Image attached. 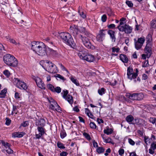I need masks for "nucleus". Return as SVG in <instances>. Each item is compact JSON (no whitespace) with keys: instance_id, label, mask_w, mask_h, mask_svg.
Listing matches in <instances>:
<instances>
[{"instance_id":"nucleus-51","label":"nucleus","mask_w":156,"mask_h":156,"mask_svg":"<svg viewBox=\"0 0 156 156\" xmlns=\"http://www.w3.org/2000/svg\"><path fill=\"white\" fill-rule=\"evenodd\" d=\"M151 148L155 150L156 149V143L153 142L151 145Z\"/></svg>"},{"instance_id":"nucleus-26","label":"nucleus","mask_w":156,"mask_h":156,"mask_svg":"<svg viewBox=\"0 0 156 156\" xmlns=\"http://www.w3.org/2000/svg\"><path fill=\"white\" fill-rule=\"evenodd\" d=\"M113 130L112 128L109 129V127H106V129H105L104 130V133L107 135L111 134L112 133Z\"/></svg>"},{"instance_id":"nucleus-18","label":"nucleus","mask_w":156,"mask_h":156,"mask_svg":"<svg viewBox=\"0 0 156 156\" xmlns=\"http://www.w3.org/2000/svg\"><path fill=\"white\" fill-rule=\"evenodd\" d=\"M120 59L124 63H127L129 59L126 55L123 54H121L119 55Z\"/></svg>"},{"instance_id":"nucleus-11","label":"nucleus","mask_w":156,"mask_h":156,"mask_svg":"<svg viewBox=\"0 0 156 156\" xmlns=\"http://www.w3.org/2000/svg\"><path fill=\"white\" fill-rule=\"evenodd\" d=\"M106 30L103 29L99 30V34H98L96 36L97 40L98 41L101 42L103 41L104 37H105V32Z\"/></svg>"},{"instance_id":"nucleus-55","label":"nucleus","mask_w":156,"mask_h":156,"mask_svg":"<svg viewBox=\"0 0 156 156\" xmlns=\"http://www.w3.org/2000/svg\"><path fill=\"white\" fill-rule=\"evenodd\" d=\"M63 92L64 93V94L62 96V97L63 98H66V97H67L68 95V91L67 90H63Z\"/></svg>"},{"instance_id":"nucleus-52","label":"nucleus","mask_w":156,"mask_h":156,"mask_svg":"<svg viewBox=\"0 0 156 156\" xmlns=\"http://www.w3.org/2000/svg\"><path fill=\"white\" fill-rule=\"evenodd\" d=\"M56 108L55 109V111H56L58 112H62V110L61 109V108L60 106L58 105L57 104V105L56 107Z\"/></svg>"},{"instance_id":"nucleus-42","label":"nucleus","mask_w":156,"mask_h":156,"mask_svg":"<svg viewBox=\"0 0 156 156\" xmlns=\"http://www.w3.org/2000/svg\"><path fill=\"white\" fill-rule=\"evenodd\" d=\"M83 135L88 140H90L91 138L90 136V135L88 133L86 132H84L83 133Z\"/></svg>"},{"instance_id":"nucleus-10","label":"nucleus","mask_w":156,"mask_h":156,"mask_svg":"<svg viewBox=\"0 0 156 156\" xmlns=\"http://www.w3.org/2000/svg\"><path fill=\"white\" fill-rule=\"evenodd\" d=\"M35 78H34L37 87L39 88L43 89L45 90L46 87L45 84L44 82L42 80L41 78L39 77H35L34 76Z\"/></svg>"},{"instance_id":"nucleus-35","label":"nucleus","mask_w":156,"mask_h":156,"mask_svg":"<svg viewBox=\"0 0 156 156\" xmlns=\"http://www.w3.org/2000/svg\"><path fill=\"white\" fill-rule=\"evenodd\" d=\"M47 87L48 89L50 90L52 92H53L55 87L52 84H48L47 85Z\"/></svg>"},{"instance_id":"nucleus-1","label":"nucleus","mask_w":156,"mask_h":156,"mask_svg":"<svg viewBox=\"0 0 156 156\" xmlns=\"http://www.w3.org/2000/svg\"><path fill=\"white\" fill-rule=\"evenodd\" d=\"M48 47L41 42L34 41L31 42V49L40 56L47 55Z\"/></svg>"},{"instance_id":"nucleus-50","label":"nucleus","mask_w":156,"mask_h":156,"mask_svg":"<svg viewBox=\"0 0 156 156\" xmlns=\"http://www.w3.org/2000/svg\"><path fill=\"white\" fill-rule=\"evenodd\" d=\"M156 119L154 117H151L150 118L149 121L152 123L153 124H154L156 122Z\"/></svg>"},{"instance_id":"nucleus-53","label":"nucleus","mask_w":156,"mask_h":156,"mask_svg":"<svg viewBox=\"0 0 156 156\" xmlns=\"http://www.w3.org/2000/svg\"><path fill=\"white\" fill-rule=\"evenodd\" d=\"M11 120L9 119L8 118H6V122L5 124L7 126H9L11 123Z\"/></svg>"},{"instance_id":"nucleus-34","label":"nucleus","mask_w":156,"mask_h":156,"mask_svg":"<svg viewBox=\"0 0 156 156\" xmlns=\"http://www.w3.org/2000/svg\"><path fill=\"white\" fill-rule=\"evenodd\" d=\"M5 51V48L3 45L1 43H0V57L3 55V51Z\"/></svg>"},{"instance_id":"nucleus-41","label":"nucleus","mask_w":156,"mask_h":156,"mask_svg":"<svg viewBox=\"0 0 156 156\" xmlns=\"http://www.w3.org/2000/svg\"><path fill=\"white\" fill-rule=\"evenodd\" d=\"M151 140V139H149L148 137H147L146 136L144 137V140L147 145L150 144Z\"/></svg>"},{"instance_id":"nucleus-63","label":"nucleus","mask_w":156,"mask_h":156,"mask_svg":"<svg viewBox=\"0 0 156 156\" xmlns=\"http://www.w3.org/2000/svg\"><path fill=\"white\" fill-rule=\"evenodd\" d=\"M119 154L122 155L124 153V150L123 149L120 148L118 151Z\"/></svg>"},{"instance_id":"nucleus-14","label":"nucleus","mask_w":156,"mask_h":156,"mask_svg":"<svg viewBox=\"0 0 156 156\" xmlns=\"http://www.w3.org/2000/svg\"><path fill=\"white\" fill-rule=\"evenodd\" d=\"M145 121L144 120L140 118L134 119V122H133V125L136 124L139 126H143L144 124H145Z\"/></svg>"},{"instance_id":"nucleus-24","label":"nucleus","mask_w":156,"mask_h":156,"mask_svg":"<svg viewBox=\"0 0 156 156\" xmlns=\"http://www.w3.org/2000/svg\"><path fill=\"white\" fill-rule=\"evenodd\" d=\"M146 51V53L147 54V56L150 57L151 54V48L149 46H146L145 48Z\"/></svg>"},{"instance_id":"nucleus-28","label":"nucleus","mask_w":156,"mask_h":156,"mask_svg":"<svg viewBox=\"0 0 156 156\" xmlns=\"http://www.w3.org/2000/svg\"><path fill=\"white\" fill-rule=\"evenodd\" d=\"M1 142L2 143V145L7 149L10 147L11 146V145L7 142L4 141L3 140H1Z\"/></svg>"},{"instance_id":"nucleus-30","label":"nucleus","mask_w":156,"mask_h":156,"mask_svg":"<svg viewBox=\"0 0 156 156\" xmlns=\"http://www.w3.org/2000/svg\"><path fill=\"white\" fill-rule=\"evenodd\" d=\"M152 36L151 34H148L146 38L147 44H149L151 43L152 40Z\"/></svg>"},{"instance_id":"nucleus-33","label":"nucleus","mask_w":156,"mask_h":156,"mask_svg":"<svg viewBox=\"0 0 156 156\" xmlns=\"http://www.w3.org/2000/svg\"><path fill=\"white\" fill-rule=\"evenodd\" d=\"M57 146L58 148L60 149H65L66 148L64 144L59 141H58L57 142Z\"/></svg>"},{"instance_id":"nucleus-59","label":"nucleus","mask_w":156,"mask_h":156,"mask_svg":"<svg viewBox=\"0 0 156 156\" xmlns=\"http://www.w3.org/2000/svg\"><path fill=\"white\" fill-rule=\"evenodd\" d=\"M59 65L60 66L62 70H64L67 72H68V71L67 70V69L64 67V66L62 64L59 63Z\"/></svg>"},{"instance_id":"nucleus-9","label":"nucleus","mask_w":156,"mask_h":156,"mask_svg":"<svg viewBox=\"0 0 156 156\" xmlns=\"http://www.w3.org/2000/svg\"><path fill=\"white\" fill-rule=\"evenodd\" d=\"M44 126H39L37 127V129L39 132V134H35L36 138L38 139H40L41 136L46 133V130L44 128Z\"/></svg>"},{"instance_id":"nucleus-16","label":"nucleus","mask_w":156,"mask_h":156,"mask_svg":"<svg viewBox=\"0 0 156 156\" xmlns=\"http://www.w3.org/2000/svg\"><path fill=\"white\" fill-rule=\"evenodd\" d=\"M47 55H51L53 56L57 57L58 55V53L56 51L48 47Z\"/></svg>"},{"instance_id":"nucleus-20","label":"nucleus","mask_w":156,"mask_h":156,"mask_svg":"<svg viewBox=\"0 0 156 156\" xmlns=\"http://www.w3.org/2000/svg\"><path fill=\"white\" fill-rule=\"evenodd\" d=\"M108 34L110 35V38H111L112 40L114 42L115 41L116 37L115 35V31L112 30H109L108 31Z\"/></svg>"},{"instance_id":"nucleus-32","label":"nucleus","mask_w":156,"mask_h":156,"mask_svg":"<svg viewBox=\"0 0 156 156\" xmlns=\"http://www.w3.org/2000/svg\"><path fill=\"white\" fill-rule=\"evenodd\" d=\"M48 102L50 104H54V105H57V102L53 99L50 98H48Z\"/></svg>"},{"instance_id":"nucleus-27","label":"nucleus","mask_w":156,"mask_h":156,"mask_svg":"<svg viewBox=\"0 0 156 156\" xmlns=\"http://www.w3.org/2000/svg\"><path fill=\"white\" fill-rule=\"evenodd\" d=\"M105 151V149L102 147H98L96 149V151L98 154L103 153Z\"/></svg>"},{"instance_id":"nucleus-47","label":"nucleus","mask_w":156,"mask_h":156,"mask_svg":"<svg viewBox=\"0 0 156 156\" xmlns=\"http://www.w3.org/2000/svg\"><path fill=\"white\" fill-rule=\"evenodd\" d=\"M107 16L106 14L103 15L101 17V20L103 22H105L107 20Z\"/></svg>"},{"instance_id":"nucleus-5","label":"nucleus","mask_w":156,"mask_h":156,"mask_svg":"<svg viewBox=\"0 0 156 156\" xmlns=\"http://www.w3.org/2000/svg\"><path fill=\"white\" fill-rule=\"evenodd\" d=\"M78 37L81 39L83 44L87 48L92 50L95 49V47L91 44L87 37L83 36L82 35H78Z\"/></svg>"},{"instance_id":"nucleus-61","label":"nucleus","mask_w":156,"mask_h":156,"mask_svg":"<svg viewBox=\"0 0 156 156\" xmlns=\"http://www.w3.org/2000/svg\"><path fill=\"white\" fill-rule=\"evenodd\" d=\"M128 142L130 145L132 146L134 145L135 144V142L131 138L128 139Z\"/></svg>"},{"instance_id":"nucleus-25","label":"nucleus","mask_w":156,"mask_h":156,"mask_svg":"<svg viewBox=\"0 0 156 156\" xmlns=\"http://www.w3.org/2000/svg\"><path fill=\"white\" fill-rule=\"evenodd\" d=\"M66 100H67L68 102L70 104H73V97L70 94H68L67 97L66 98H64Z\"/></svg>"},{"instance_id":"nucleus-15","label":"nucleus","mask_w":156,"mask_h":156,"mask_svg":"<svg viewBox=\"0 0 156 156\" xmlns=\"http://www.w3.org/2000/svg\"><path fill=\"white\" fill-rule=\"evenodd\" d=\"M45 125V121L43 118H40L36 120L35 125L37 127L44 126Z\"/></svg>"},{"instance_id":"nucleus-2","label":"nucleus","mask_w":156,"mask_h":156,"mask_svg":"<svg viewBox=\"0 0 156 156\" xmlns=\"http://www.w3.org/2000/svg\"><path fill=\"white\" fill-rule=\"evenodd\" d=\"M59 37L64 42L71 46L72 48H75L76 47V44L71 35L69 33H61L59 34Z\"/></svg>"},{"instance_id":"nucleus-7","label":"nucleus","mask_w":156,"mask_h":156,"mask_svg":"<svg viewBox=\"0 0 156 156\" xmlns=\"http://www.w3.org/2000/svg\"><path fill=\"white\" fill-rule=\"evenodd\" d=\"M15 82L16 83V87L20 89L26 90L27 88V86L26 83L24 82L21 81L18 78H14Z\"/></svg>"},{"instance_id":"nucleus-46","label":"nucleus","mask_w":156,"mask_h":156,"mask_svg":"<svg viewBox=\"0 0 156 156\" xmlns=\"http://www.w3.org/2000/svg\"><path fill=\"white\" fill-rule=\"evenodd\" d=\"M3 74L7 77H9L10 75V72L8 70H5L3 71Z\"/></svg>"},{"instance_id":"nucleus-23","label":"nucleus","mask_w":156,"mask_h":156,"mask_svg":"<svg viewBox=\"0 0 156 156\" xmlns=\"http://www.w3.org/2000/svg\"><path fill=\"white\" fill-rule=\"evenodd\" d=\"M7 89L6 88H5L4 89L1 91L0 93V98H4L5 97L6 95V94L7 92Z\"/></svg>"},{"instance_id":"nucleus-4","label":"nucleus","mask_w":156,"mask_h":156,"mask_svg":"<svg viewBox=\"0 0 156 156\" xmlns=\"http://www.w3.org/2000/svg\"><path fill=\"white\" fill-rule=\"evenodd\" d=\"M47 67L45 70L51 73H55L58 72V70L56 66L51 62L48 60L46 61Z\"/></svg>"},{"instance_id":"nucleus-58","label":"nucleus","mask_w":156,"mask_h":156,"mask_svg":"<svg viewBox=\"0 0 156 156\" xmlns=\"http://www.w3.org/2000/svg\"><path fill=\"white\" fill-rule=\"evenodd\" d=\"M107 27L109 29H114L115 28V25L114 24H111L110 25H108Z\"/></svg>"},{"instance_id":"nucleus-22","label":"nucleus","mask_w":156,"mask_h":156,"mask_svg":"<svg viewBox=\"0 0 156 156\" xmlns=\"http://www.w3.org/2000/svg\"><path fill=\"white\" fill-rule=\"evenodd\" d=\"M25 134L23 132H16L12 134V136L14 137H23Z\"/></svg>"},{"instance_id":"nucleus-62","label":"nucleus","mask_w":156,"mask_h":156,"mask_svg":"<svg viewBox=\"0 0 156 156\" xmlns=\"http://www.w3.org/2000/svg\"><path fill=\"white\" fill-rule=\"evenodd\" d=\"M6 151L9 154H12L13 152V151L11 149L10 147L7 149Z\"/></svg>"},{"instance_id":"nucleus-17","label":"nucleus","mask_w":156,"mask_h":156,"mask_svg":"<svg viewBox=\"0 0 156 156\" xmlns=\"http://www.w3.org/2000/svg\"><path fill=\"white\" fill-rule=\"evenodd\" d=\"M133 69L132 68L129 67L127 69V76L128 79L132 80L133 79H135L134 77H132Z\"/></svg>"},{"instance_id":"nucleus-21","label":"nucleus","mask_w":156,"mask_h":156,"mask_svg":"<svg viewBox=\"0 0 156 156\" xmlns=\"http://www.w3.org/2000/svg\"><path fill=\"white\" fill-rule=\"evenodd\" d=\"M134 119L133 116L131 115H128L126 118V122L129 124H133Z\"/></svg>"},{"instance_id":"nucleus-37","label":"nucleus","mask_w":156,"mask_h":156,"mask_svg":"<svg viewBox=\"0 0 156 156\" xmlns=\"http://www.w3.org/2000/svg\"><path fill=\"white\" fill-rule=\"evenodd\" d=\"M112 141V139L110 137H108L107 139H105L104 141L106 142V143H110L112 144H114V143Z\"/></svg>"},{"instance_id":"nucleus-3","label":"nucleus","mask_w":156,"mask_h":156,"mask_svg":"<svg viewBox=\"0 0 156 156\" xmlns=\"http://www.w3.org/2000/svg\"><path fill=\"white\" fill-rule=\"evenodd\" d=\"M3 59L4 62L8 66L15 67L18 65V62L17 59L14 56L9 54L5 55Z\"/></svg>"},{"instance_id":"nucleus-13","label":"nucleus","mask_w":156,"mask_h":156,"mask_svg":"<svg viewBox=\"0 0 156 156\" xmlns=\"http://www.w3.org/2000/svg\"><path fill=\"white\" fill-rule=\"evenodd\" d=\"M133 100H141L144 97V95L142 93H134L133 94Z\"/></svg>"},{"instance_id":"nucleus-48","label":"nucleus","mask_w":156,"mask_h":156,"mask_svg":"<svg viewBox=\"0 0 156 156\" xmlns=\"http://www.w3.org/2000/svg\"><path fill=\"white\" fill-rule=\"evenodd\" d=\"M126 3L129 7H132L133 6V4L131 1H127L126 2Z\"/></svg>"},{"instance_id":"nucleus-49","label":"nucleus","mask_w":156,"mask_h":156,"mask_svg":"<svg viewBox=\"0 0 156 156\" xmlns=\"http://www.w3.org/2000/svg\"><path fill=\"white\" fill-rule=\"evenodd\" d=\"M54 76L56 78H58L62 80H65L64 77L59 74H56V75H55Z\"/></svg>"},{"instance_id":"nucleus-45","label":"nucleus","mask_w":156,"mask_h":156,"mask_svg":"<svg viewBox=\"0 0 156 156\" xmlns=\"http://www.w3.org/2000/svg\"><path fill=\"white\" fill-rule=\"evenodd\" d=\"M149 66L148 61V60H146L142 62V67H145L148 66Z\"/></svg>"},{"instance_id":"nucleus-12","label":"nucleus","mask_w":156,"mask_h":156,"mask_svg":"<svg viewBox=\"0 0 156 156\" xmlns=\"http://www.w3.org/2000/svg\"><path fill=\"white\" fill-rule=\"evenodd\" d=\"M79 31L83 34L86 36L87 37H90L91 34L86 29L83 27H81L79 28Z\"/></svg>"},{"instance_id":"nucleus-44","label":"nucleus","mask_w":156,"mask_h":156,"mask_svg":"<svg viewBox=\"0 0 156 156\" xmlns=\"http://www.w3.org/2000/svg\"><path fill=\"white\" fill-rule=\"evenodd\" d=\"M151 27L154 28L156 29V17L155 20H152L151 23Z\"/></svg>"},{"instance_id":"nucleus-64","label":"nucleus","mask_w":156,"mask_h":156,"mask_svg":"<svg viewBox=\"0 0 156 156\" xmlns=\"http://www.w3.org/2000/svg\"><path fill=\"white\" fill-rule=\"evenodd\" d=\"M68 153L66 151H62L60 154V156H67Z\"/></svg>"},{"instance_id":"nucleus-6","label":"nucleus","mask_w":156,"mask_h":156,"mask_svg":"<svg viewBox=\"0 0 156 156\" xmlns=\"http://www.w3.org/2000/svg\"><path fill=\"white\" fill-rule=\"evenodd\" d=\"M78 56L80 58L84 60L89 62H93L95 59L94 57L91 55L86 54L85 55L84 53H79L78 54Z\"/></svg>"},{"instance_id":"nucleus-38","label":"nucleus","mask_w":156,"mask_h":156,"mask_svg":"<svg viewBox=\"0 0 156 156\" xmlns=\"http://www.w3.org/2000/svg\"><path fill=\"white\" fill-rule=\"evenodd\" d=\"M61 89L59 87H57L55 88L53 92H56L57 93H59L61 92Z\"/></svg>"},{"instance_id":"nucleus-43","label":"nucleus","mask_w":156,"mask_h":156,"mask_svg":"<svg viewBox=\"0 0 156 156\" xmlns=\"http://www.w3.org/2000/svg\"><path fill=\"white\" fill-rule=\"evenodd\" d=\"M66 134L64 130H63L61 132L60 136L61 138L63 139L66 136Z\"/></svg>"},{"instance_id":"nucleus-19","label":"nucleus","mask_w":156,"mask_h":156,"mask_svg":"<svg viewBox=\"0 0 156 156\" xmlns=\"http://www.w3.org/2000/svg\"><path fill=\"white\" fill-rule=\"evenodd\" d=\"M70 31L73 35L75 37H77L78 35V33L79 31V29L74 28L73 27H70L69 28Z\"/></svg>"},{"instance_id":"nucleus-60","label":"nucleus","mask_w":156,"mask_h":156,"mask_svg":"<svg viewBox=\"0 0 156 156\" xmlns=\"http://www.w3.org/2000/svg\"><path fill=\"white\" fill-rule=\"evenodd\" d=\"M45 63V62L44 60H41L40 62V64L42 67L45 70L46 68L44 66V65Z\"/></svg>"},{"instance_id":"nucleus-54","label":"nucleus","mask_w":156,"mask_h":156,"mask_svg":"<svg viewBox=\"0 0 156 156\" xmlns=\"http://www.w3.org/2000/svg\"><path fill=\"white\" fill-rule=\"evenodd\" d=\"M112 52H116L117 53H118L120 50V49L119 48H116L115 47H112Z\"/></svg>"},{"instance_id":"nucleus-57","label":"nucleus","mask_w":156,"mask_h":156,"mask_svg":"<svg viewBox=\"0 0 156 156\" xmlns=\"http://www.w3.org/2000/svg\"><path fill=\"white\" fill-rule=\"evenodd\" d=\"M138 69H136V73H134L132 75V77H134L135 79L138 76Z\"/></svg>"},{"instance_id":"nucleus-56","label":"nucleus","mask_w":156,"mask_h":156,"mask_svg":"<svg viewBox=\"0 0 156 156\" xmlns=\"http://www.w3.org/2000/svg\"><path fill=\"white\" fill-rule=\"evenodd\" d=\"M57 105L54 104H50L49 105V108L51 110L55 111V107H56Z\"/></svg>"},{"instance_id":"nucleus-39","label":"nucleus","mask_w":156,"mask_h":156,"mask_svg":"<svg viewBox=\"0 0 156 156\" xmlns=\"http://www.w3.org/2000/svg\"><path fill=\"white\" fill-rule=\"evenodd\" d=\"M98 94L101 95H103L105 93V89L104 88H101V89H99L98 90Z\"/></svg>"},{"instance_id":"nucleus-8","label":"nucleus","mask_w":156,"mask_h":156,"mask_svg":"<svg viewBox=\"0 0 156 156\" xmlns=\"http://www.w3.org/2000/svg\"><path fill=\"white\" fill-rule=\"evenodd\" d=\"M133 30L132 27L130 26L128 24H125L122 26L119 30L122 32H124L126 34H130L132 33Z\"/></svg>"},{"instance_id":"nucleus-29","label":"nucleus","mask_w":156,"mask_h":156,"mask_svg":"<svg viewBox=\"0 0 156 156\" xmlns=\"http://www.w3.org/2000/svg\"><path fill=\"white\" fill-rule=\"evenodd\" d=\"M134 43H135V48L137 50H139L141 48L142 45L141 44H140L139 43H137L136 42V39H134Z\"/></svg>"},{"instance_id":"nucleus-31","label":"nucleus","mask_w":156,"mask_h":156,"mask_svg":"<svg viewBox=\"0 0 156 156\" xmlns=\"http://www.w3.org/2000/svg\"><path fill=\"white\" fill-rule=\"evenodd\" d=\"M70 79L71 81L76 85L77 86H79L80 85V84L78 82V81L76 79L74 78L73 77H70Z\"/></svg>"},{"instance_id":"nucleus-36","label":"nucleus","mask_w":156,"mask_h":156,"mask_svg":"<svg viewBox=\"0 0 156 156\" xmlns=\"http://www.w3.org/2000/svg\"><path fill=\"white\" fill-rule=\"evenodd\" d=\"M145 41V39L144 37H140L138 38V40L136 42L137 43H139L140 44H141L143 45V44L144 43Z\"/></svg>"},{"instance_id":"nucleus-40","label":"nucleus","mask_w":156,"mask_h":156,"mask_svg":"<svg viewBox=\"0 0 156 156\" xmlns=\"http://www.w3.org/2000/svg\"><path fill=\"white\" fill-rule=\"evenodd\" d=\"M90 126L91 128L92 129H97V126L93 122H90Z\"/></svg>"}]
</instances>
